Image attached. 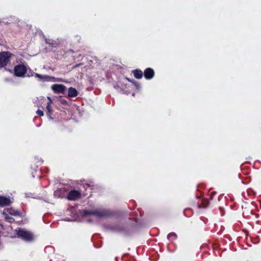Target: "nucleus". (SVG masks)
Returning <instances> with one entry per match:
<instances>
[{
	"mask_svg": "<svg viewBox=\"0 0 261 261\" xmlns=\"http://www.w3.org/2000/svg\"><path fill=\"white\" fill-rule=\"evenodd\" d=\"M12 54L9 51H2L0 53V68L7 66L10 62Z\"/></svg>",
	"mask_w": 261,
	"mask_h": 261,
	"instance_id": "1",
	"label": "nucleus"
},
{
	"mask_svg": "<svg viewBox=\"0 0 261 261\" xmlns=\"http://www.w3.org/2000/svg\"><path fill=\"white\" fill-rule=\"evenodd\" d=\"M17 234L19 238L25 241L30 242L34 239V235L32 232L23 229H19Z\"/></svg>",
	"mask_w": 261,
	"mask_h": 261,
	"instance_id": "2",
	"label": "nucleus"
},
{
	"mask_svg": "<svg viewBox=\"0 0 261 261\" xmlns=\"http://www.w3.org/2000/svg\"><path fill=\"white\" fill-rule=\"evenodd\" d=\"M27 71V67L23 64L17 65L14 68V74L17 77H24Z\"/></svg>",
	"mask_w": 261,
	"mask_h": 261,
	"instance_id": "3",
	"label": "nucleus"
},
{
	"mask_svg": "<svg viewBox=\"0 0 261 261\" xmlns=\"http://www.w3.org/2000/svg\"><path fill=\"white\" fill-rule=\"evenodd\" d=\"M81 192L80 191L73 190L68 193L67 199L70 201H75L81 198Z\"/></svg>",
	"mask_w": 261,
	"mask_h": 261,
	"instance_id": "4",
	"label": "nucleus"
},
{
	"mask_svg": "<svg viewBox=\"0 0 261 261\" xmlns=\"http://www.w3.org/2000/svg\"><path fill=\"white\" fill-rule=\"evenodd\" d=\"M95 215L98 216L99 217H102L106 216L107 215V213L102 211L99 210H94V211H88L85 210L84 211L83 215L85 216H89V215Z\"/></svg>",
	"mask_w": 261,
	"mask_h": 261,
	"instance_id": "5",
	"label": "nucleus"
},
{
	"mask_svg": "<svg viewBox=\"0 0 261 261\" xmlns=\"http://www.w3.org/2000/svg\"><path fill=\"white\" fill-rule=\"evenodd\" d=\"M51 88L56 94H64L66 90V87L62 84H54Z\"/></svg>",
	"mask_w": 261,
	"mask_h": 261,
	"instance_id": "6",
	"label": "nucleus"
},
{
	"mask_svg": "<svg viewBox=\"0 0 261 261\" xmlns=\"http://www.w3.org/2000/svg\"><path fill=\"white\" fill-rule=\"evenodd\" d=\"M35 75V77L39 78L40 80L43 81H49L51 80H54L55 78L54 76H50L47 75H41L37 73L32 72L31 74H28L27 76L29 77L32 76L33 75Z\"/></svg>",
	"mask_w": 261,
	"mask_h": 261,
	"instance_id": "7",
	"label": "nucleus"
},
{
	"mask_svg": "<svg viewBox=\"0 0 261 261\" xmlns=\"http://www.w3.org/2000/svg\"><path fill=\"white\" fill-rule=\"evenodd\" d=\"M143 74L146 80L152 79L155 75L154 70L150 67L146 68L143 72Z\"/></svg>",
	"mask_w": 261,
	"mask_h": 261,
	"instance_id": "8",
	"label": "nucleus"
},
{
	"mask_svg": "<svg viewBox=\"0 0 261 261\" xmlns=\"http://www.w3.org/2000/svg\"><path fill=\"white\" fill-rule=\"evenodd\" d=\"M12 201L9 197L0 196V207H4L11 204Z\"/></svg>",
	"mask_w": 261,
	"mask_h": 261,
	"instance_id": "9",
	"label": "nucleus"
},
{
	"mask_svg": "<svg viewBox=\"0 0 261 261\" xmlns=\"http://www.w3.org/2000/svg\"><path fill=\"white\" fill-rule=\"evenodd\" d=\"M48 98L49 100V101L48 102H47V105L46 107V114L48 117L51 118V115L53 113V111L52 110V108L51 106V103H52V100L50 98V97H48Z\"/></svg>",
	"mask_w": 261,
	"mask_h": 261,
	"instance_id": "10",
	"label": "nucleus"
},
{
	"mask_svg": "<svg viewBox=\"0 0 261 261\" xmlns=\"http://www.w3.org/2000/svg\"><path fill=\"white\" fill-rule=\"evenodd\" d=\"M134 77L137 79H140L143 75V72L140 69H136L132 71Z\"/></svg>",
	"mask_w": 261,
	"mask_h": 261,
	"instance_id": "11",
	"label": "nucleus"
},
{
	"mask_svg": "<svg viewBox=\"0 0 261 261\" xmlns=\"http://www.w3.org/2000/svg\"><path fill=\"white\" fill-rule=\"evenodd\" d=\"M78 92L75 88L70 87L68 89V95L70 97H74L77 96Z\"/></svg>",
	"mask_w": 261,
	"mask_h": 261,
	"instance_id": "12",
	"label": "nucleus"
},
{
	"mask_svg": "<svg viewBox=\"0 0 261 261\" xmlns=\"http://www.w3.org/2000/svg\"><path fill=\"white\" fill-rule=\"evenodd\" d=\"M210 205V202L207 199H202L201 203L197 205L198 208H205Z\"/></svg>",
	"mask_w": 261,
	"mask_h": 261,
	"instance_id": "13",
	"label": "nucleus"
},
{
	"mask_svg": "<svg viewBox=\"0 0 261 261\" xmlns=\"http://www.w3.org/2000/svg\"><path fill=\"white\" fill-rule=\"evenodd\" d=\"M8 213L14 216H21V213L19 211L14 210L13 208H10L8 210Z\"/></svg>",
	"mask_w": 261,
	"mask_h": 261,
	"instance_id": "14",
	"label": "nucleus"
},
{
	"mask_svg": "<svg viewBox=\"0 0 261 261\" xmlns=\"http://www.w3.org/2000/svg\"><path fill=\"white\" fill-rule=\"evenodd\" d=\"M65 191V188H60L54 192V195L57 197H62Z\"/></svg>",
	"mask_w": 261,
	"mask_h": 261,
	"instance_id": "15",
	"label": "nucleus"
},
{
	"mask_svg": "<svg viewBox=\"0 0 261 261\" xmlns=\"http://www.w3.org/2000/svg\"><path fill=\"white\" fill-rule=\"evenodd\" d=\"M2 214L5 220L8 222L12 223L15 221V219L13 217L10 216L8 214L3 212Z\"/></svg>",
	"mask_w": 261,
	"mask_h": 261,
	"instance_id": "16",
	"label": "nucleus"
},
{
	"mask_svg": "<svg viewBox=\"0 0 261 261\" xmlns=\"http://www.w3.org/2000/svg\"><path fill=\"white\" fill-rule=\"evenodd\" d=\"M167 238L171 242H173L177 238V235L175 232H170L168 234Z\"/></svg>",
	"mask_w": 261,
	"mask_h": 261,
	"instance_id": "17",
	"label": "nucleus"
},
{
	"mask_svg": "<svg viewBox=\"0 0 261 261\" xmlns=\"http://www.w3.org/2000/svg\"><path fill=\"white\" fill-rule=\"evenodd\" d=\"M46 43L49 45L55 46H57L59 44V43L57 41L50 39L46 40Z\"/></svg>",
	"mask_w": 261,
	"mask_h": 261,
	"instance_id": "18",
	"label": "nucleus"
},
{
	"mask_svg": "<svg viewBox=\"0 0 261 261\" xmlns=\"http://www.w3.org/2000/svg\"><path fill=\"white\" fill-rule=\"evenodd\" d=\"M120 231L122 232L124 235L128 236L130 234V232L129 230H127L125 228H122L120 230Z\"/></svg>",
	"mask_w": 261,
	"mask_h": 261,
	"instance_id": "19",
	"label": "nucleus"
},
{
	"mask_svg": "<svg viewBox=\"0 0 261 261\" xmlns=\"http://www.w3.org/2000/svg\"><path fill=\"white\" fill-rule=\"evenodd\" d=\"M125 79L128 81L129 82L133 84L134 85H137V84H138L137 82H136L135 80H132L128 77H125Z\"/></svg>",
	"mask_w": 261,
	"mask_h": 261,
	"instance_id": "20",
	"label": "nucleus"
},
{
	"mask_svg": "<svg viewBox=\"0 0 261 261\" xmlns=\"http://www.w3.org/2000/svg\"><path fill=\"white\" fill-rule=\"evenodd\" d=\"M36 113H37V114L38 116H40V117L43 116L44 115V113H43V112L42 110H39V109H38V110L37 111Z\"/></svg>",
	"mask_w": 261,
	"mask_h": 261,
	"instance_id": "21",
	"label": "nucleus"
},
{
	"mask_svg": "<svg viewBox=\"0 0 261 261\" xmlns=\"http://www.w3.org/2000/svg\"><path fill=\"white\" fill-rule=\"evenodd\" d=\"M217 194L216 192H212L211 193L210 199L213 200L214 198V196Z\"/></svg>",
	"mask_w": 261,
	"mask_h": 261,
	"instance_id": "22",
	"label": "nucleus"
},
{
	"mask_svg": "<svg viewBox=\"0 0 261 261\" xmlns=\"http://www.w3.org/2000/svg\"><path fill=\"white\" fill-rule=\"evenodd\" d=\"M61 103H62L63 105H68V102H67V100L64 99L61 100Z\"/></svg>",
	"mask_w": 261,
	"mask_h": 261,
	"instance_id": "23",
	"label": "nucleus"
},
{
	"mask_svg": "<svg viewBox=\"0 0 261 261\" xmlns=\"http://www.w3.org/2000/svg\"><path fill=\"white\" fill-rule=\"evenodd\" d=\"M81 65H83V63L76 64L73 66V69L79 67L80 66H81Z\"/></svg>",
	"mask_w": 261,
	"mask_h": 261,
	"instance_id": "24",
	"label": "nucleus"
}]
</instances>
